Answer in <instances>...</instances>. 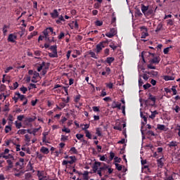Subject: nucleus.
<instances>
[{
	"instance_id": "nucleus-9",
	"label": "nucleus",
	"mask_w": 180,
	"mask_h": 180,
	"mask_svg": "<svg viewBox=\"0 0 180 180\" xmlns=\"http://www.w3.org/2000/svg\"><path fill=\"white\" fill-rule=\"evenodd\" d=\"M140 117H141V119H143L144 121V122H141V125L143 127L146 125V124H147V114L143 115L142 112H140ZM142 126L141 129L143 128Z\"/></svg>"
},
{
	"instance_id": "nucleus-10",
	"label": "nucleus",
	"mask_w": 180,
	"mask_h": 180,
	"mask_svg": "<svg viewBox=\"0 0 180 180\" xmlns=\"http://www.w3.org/2000/svg\"><path fill=\"white\" fill-rule=\"evenodd\" d=\"M121 106L122 104L120 103H117L116 101L112 102V103L111 104V108H112V109L117 108V110H120Z\"/></svg>"
},
{
	"instance_id": "nucleus-47",
	"label": "nucleus",
	"mask_w": 180,
	"mask_h": 180,
	"mask_svg": "<svg viewBox=\"0 0 180 180\" xmlns=\"http://www.w3.org/2000/svg\"><path fill=\"white\" fill-rule=\"evenodd\" d=\"M171 48H172V47H167V48L164 49V50L162 51L164 54H168V53L169 52V49Z\"/></svg>"
},
{
	"instance_id": "nucleus-23",
	"label": "nucleus",
	"mask_w": 180,
	"mask_h": 180,
	"mask_svg": "<svg viewBox=\"0 0 180 180\" xmlns=\"http://www.w3.org/2000/svg\"><path fill=\"white\" fill-rule=\"evenodd\" d=\"M141 13H146V11H150V9H148V6H145L144 4H141Z\"/></svg>"
},
{
	"instance_id": "nucleus-15",
	"label": "nucleus",
	"mask_w": 180,
	"mask_h": 180,
	"mask_svg": "<svg viewBox=\"0 0 180 180\" xmlns=\"http://www.w3.org/2000/svg\"><path fill=\"white\" fill-rule=\"evenodd\" d=\"M162 79L165 80V82L174 81V76L165 75V76L162 77Z\"/></svg>"
},
{
	"instance_id": "nucleus-46",
	"label": "nucleus",
	"mask_w": 180,
	"mask_h": 180,
	"mask_svg": "<svg viewBox=\"0 0 180 180\" xmlns=\"http://www.w3.org/2000/svg\"><path fill=\"white\" fill-rule=\"evenodd\" d=\"M146 73H147L148 75H152L153 76H157L158 75V72H155V71L146 72Z\"/></svg>"
},
{
	"instance_id": "nucleus-12",
	"label": "nucleus",
	"mask_w": 180,
	"mask_h": 180,
	"mask_svg": "<svg viewBox=\"0 0 180 180\" xmlns=\"http://www.w3.org/2000/svg\"><path fill=\"white\" fill-rule=\"evenodd\" d=\"M165 161V160L164 159V158H160V159L158 160V167H159V168H162Z\"/></svg>"
},
{
	"instance_id": "nucleus-40",
	"label": "nucleus",
	"mask_w": 180,
	"mask_h": 180,
	"mask_svg": "<svg viewBox=\"0 0 180 180\" xmlns=\"http://www.w3.org/2000/svg\"><path fill=\"white\" fill-rule=\"evenodd\" d=\"M115 36V33H105V37L112 39Z\"/></svg>"
},
{
	"instance_id": "nucleus-32",
	"label": "nucleus",
	"mask_w": 180,
	"mask_h": 180,
	"mask_svg": "<svg viewBox=\"0 0 180 180\" xmlns=\"http://www.w3.org/2000/svg\"><path fill=\"white\" fill-rule=\"evenodd\" d=\"M27 129H20L18 131H17V134L18 135H24L25 134H27Z\"/></svg>"
},
{
	"instance_id": "nucleus-43",
	"label": "nucleus",
	"mask_w": 180,
	"mask_h": 180,
	"mask_svg": "<svg viewBox=\"0 0 180 180\" xmlns=\"http://www.w3.org/2000/svg\"><path fill=\"white\" fill-rule=\"evenodd\" d=\"M103 25V22L101 20H96V27H101Z\"/></svg>"
},
{
	"instance_id": "nucleus-30",
	"label": "nucleus",
	"mask_w": 180,
	"mask_h": 180,
	"mask_svg": "<svg viewBox=\"0 0 180 180\" xmlns=\"http://www.w3.org/2000/svg\"><path fill=\"white\" fill-rule=\"evenodd\" d=\"M48 56H49V57H51V58H58V55L57 54V52H53V53H48Z\"/></svg>"
},
{
	"instance_id": "nucleus-35",
	"label": "nucleus",
	"mask_w": 180,
	"mask_h": 180,
	"mask_svg": "<svg viewBox=\"0 0 180 180\" xmlns=\"http://www.w3.org/2000/svg\"><path fill=\"white\" fill-rule=\"evenodd\" d=\"M20 91L22 92V94H25L27 93V91H28V89H27V87H24V86H22V87L20 88Z\"/></svg>"
},
{
	"instance_id": "nucleus-4",
	"label": "nucleus",
	"mask_w": 180,
	"mask_h": 180,
	"mask_svg": "<svg viewBox=\"0 0 180 180\" xmlns=\"http://www.w3.org/2000/svg\"><path fill=\"white\" fill-rule=\"evenodd\" d=\"M50 63H45V62H42V63L39 64V66L37 68V72H41V70H46L49 69Z\"/></svg>"
},
{
	"instance_id": "nucleus-42",
	"label": "nucleus",
	"mask_w": 180,
	"mask_h": 180,
	"mask_svg": "<svg viewBox=\"0 0 180 180\" xmlns=\"http://www.w3.org/2000/svg\"><path fill=\"white\" fill-rule=\"evenodd\" d=\"M158 129H159L160 131H164V129H165V125L158 124Z\"/></svg>"
},
{
	"instance_id": "nucleus-62",
	"label": "nucleus",
	"mask_w": 180,
	"mask_h": 180,
	"mask_svg": "<svg viewBox=\"0 0 180 180\" xmlns=\"http://www.w3.org/2000/svg\"><path fill=\"white\" fill-rule=\"evenodd\" d=\"M25 180H28L32 176V174H30V173H27L25 174Z\"/></svg>"
},
{
	"instance_id": "nucleus-36",
	"label": "nucleus",
	"mask_w": 180,
	"mask_h": 180,
	"mask_svg": "<svg viewBox=\"0 0 180 180\" xmlns=\"http://www.w3.org/2000/svg\"><path fill=\"white\" fill-rule=\"evenodd\" d=\"M80 99H81V95H77V96H75V98H74V102H75V103H78V102H79Z\"/></svg>"
},
{
	"instance_id": "nucleus-48",
	"label": "nucleus",
	"mask_w": 180,
	"mask_h": 180,
	"mask_svg": "<svg viewBox=\"0 0 180 180\" xmlns=\"http://www.w3.org/2000/svg\"><path fill=\"white\" fill-rule=\"evenodd\" d=\"M135 15L138 16V17H141L143 15V14L141 13V12H140V10L138 9L136 10V11L135 12Z\"/></svg>"
},
{
	"instance_id": "nucleus-58",
	"label": "nucleus",
	"mask_w": 180,
	"mask_h": 180,
	"mask_svg": "<svg viewBox=\"0 0 180 180\" xmlns=\"http://www.w3.org/2000/svg\"><path fill=\"white\" fill-rule=\"evenodd\" d=\"M15 125L16 126L17 129H20V128H21L22 127L21 123H18V121L15 122Z\"/></svg>"
},
{
	"instance_id": "nucleus-29",
	"label": "nucleus",
	"mask_w": 180,
	"mask_h": 180,
	"mask_svg": "<svg viewBox=\"0 0 180 180\" xmlns=\"http://www.w3.org/2000/svg\"><path fill=\"white\" fill-rule=\"evenodd\" d=\"M172 110L174 111L176 113H179V112H180V106L176 105L174 107H172Z\"/></svg>"
},
{
	"instance_id": "nucleus-44",
	"label": "nucleus",
	"mask_w": 180,
	"mask_h": 180,
	"mask_svg": "<svg viewBox=\"0 0 180 180\" xmlns=\"http://www.w3.org/2000/svg\"><path fill=\"white\" fill-rule=\"evenodd\" d=\"M96 134L98 136H102V133L101 132V130H100L99 128L96 129Z\"/></svg>"
},
{
	"instance_id": "nucleus-26",
	"label": "nucleus",
	"mask_w": 180,
	"mask_h": 180,
	"mask_svg": "<svg viewBox=\"0 0 180 180\" xmlns=\"http://www.w3.org/2000/svg\"><path fill=\"white\" fill-rule=\"evenodd\" d=\"M143 14H144V16H150L152 15V13H153V10L150 9L146 12H142Z\"/></svg>"
},
{
	"instance_id": "nucleus-5",
	"label": "nucleus",
	"mask_w": 180,
	"mask_h": 180,
	"mask_svg": "<svg viewBox=\"0 0 180 180\" xmlns=\"http://www.w3.org/2000/svg\"><path fill=\"white\" fill-rule=\"evenodd\" d=\"M16 39H18V37L14 34H9V35H8V42L15 43Z\"/></svg>"
},
{
	"instance_id": "nucleus-45",
	"label": "nucleus",
	"mask_w": 180,
	"mask_h": 180,
	"mask_svg": "<svg viewBox=\"0 0 180 180\" xmlns=\"http://www.w3.org/2000/svg\"><path fill=\"white\" fill-rule=\"evenodd\" d=\"M62 132H65L66 134H70V129L63 127V128H62Z\"/></svg>"
},
{
	"instance_id": "nucleus-8",
	"label": "nucleus",
	"mask_w": 180,
	"mask_h": 180,
	"mask_svg": "<svg viewBox=\"0 0 180 180\" xmlns=\"http://www.w3.org/2000/svg\"><path fill=\"white\" fill-rule=\"evenodd\" d=\"M58 88H62V89H63V91H65L66 95L68 94V89L69 88V86H64L60 85V84H56V85H54V87L53 88V89H58Z\"/></svg>"
},
{
	"instance_id": "nucleus-27",
	"label": "nucleus",
	"mask_w": 180,
	"mask_h": 180,
	"mask_svg": "<svg viewBox=\"0 0 180 180\" xmlns=\"http://www.w3.org/2000/svg\"><path fill=\"white\" fill-rule=\"evenodd\" d=\"M122 128L123 127H122V124H120V123L114 126V129L117 130L119 131H122Z\"/></svg>"
},
{
	"instance_id": "nucleus-64",
	"label": "nucleus",
	"mask_w": 180,
	"mask_h": 180,
	"mask_svg": "<svg viewBox=\"0 0 180 180\" xmlns=\"http://www.w3.org/2000/svg\"><path fill=\"white\" fill-rule=\"evenodd\" d=\"M49 178L46 176L39 177V180H48Z\"/></svg>"
},
{
	"instance_id": "nucleus-51",
	"label": "nucleus",
	"mask_w": 180,
	"mask_h": 180,
	"mask_svg": "<svg viewBox=\"0 0 180 180\" xmlns=\"http://www.w3.org/2000/svg\"><path fill=\"white\" fill-rule=\"evenodd\" d=\"M70 152L72 153V154H77L78 153V151L74 147L70 148Z\"/></svg>"
},
{
	"instance_id": "nucleus-3",
	"label": "nucleus",
	"mask_w": 180,
	"mask_h": 180,
	"mask_svg": "<svg viewBox=\"0 0 180 180\" xmlns=\"http://www.w3.org/2000/svg\"><path fill=\"white\" fill-rule=\"evenodd\" d=\"M107 44V41H101L99 44H96V54L101 53L102 51V49L105 48V45Z\"/></svg>"
},
{
	"instance_id": "nucleus-22",
	"label": "nucleus",
	"mask_w": 180,
	"mask_h": 180,
	"mask_svg": "<svg viewBox=\"0 0 180 180\" xmlns=\"http://www.w3.org/2000/svg\"><path fill=\"white\" fill-rule=\"evenodd\" d=\"M49 135V132H44L42 133V142L44 143H49L47 141H46V136Z\"/></svg>"
},
{
	"instance_id": "nucleus-19",
	"label": "nucleus",
	"mask_w": 180,
	"mask_h": 180,
	"mask_svg": "<svg viewBox=\"0 0 180 180\" xmlns=\"http://www.w3.org/2000/svg\"><path fill=\"white\" fill-rule=\"evenodd\" d=\"M76 160H63L62 161V165H72L75 162Z\"/></svg>"
},
{
	"instance_id": "nucleus-55",
	"label": "nucleus",
	"mask_w": 180,
	"mask_h": 180,
	"mask_svg": "<svg viewBox=\"0 0 180 180\" xmlns=\"http://www.w3.org/2000/svg\"><path fill=\"white\" fill-rule=\"evenodd\" d=\"M165 176L167 177H165V179L164 180H174V176H168V175L166 173H165Z\"/></svg>"
},
{
	"instance_id": "nucleus-11",
	"label": "nucleus",
	"mask_w": 180,
	"mask_h": 180,
	"mask_svg": "<svg viewBox=\"0 0 180 180\" xmlns=\"http://www.w3.org/2000/svg\"><path fill=\"white\" fill-rule=\"evenodd\" d=\"M44 32H47L49 36V32H51V34H53V36H56V32L53 31V28L52 27H48V28L44 30V31H42V34H44Z\"/></svg>"
},
{
	"instance_id": "nucleus-31",
	"label": "nucleus",
	"mask_w": 180,
	"mask_h": 180,
	"mask_svg": "<svg viewBox=\"0 0 180 180\" xmlns=\"http://www.w3.org/2000/svg\"><path fill=\"white\" fill-rule=\"evenodd\" d=\"M49 49V50H51V52L57 53V45L51 46V47Z\"/></svg>"
},
{
	"instance_id": "nucleus-24",
	"label": "nucleus",
	"mask_w": 180,
	"mask_h": 180,
	"mask_svg": "<svg viewBox=\"0 0 180 180\" xmlns=\"http://www.w3.org/2000/svg\"><path fill=\"white\" fill-rule=\"evenodd\" d=\"M41 129V127L39 128H34L31 132H29V134H32L33 136H36V133Z\"/></svg>"
},
{
	"instance_id": "nucleus-38",
	"label": "nucleus",
	"mask_w": 180,
	"mask_h": 180,
	"mask_svg": "<svg viewBox=\"0 0 180 180\" xmlns=\"http://www.w3.org/2000/svg\"><path fill=\"white\" fill-rule=\"evenodd\" d=\"M84 134H86V137L89 139H91V134L88 130L84 131Z\"/></svg>"
},
{
	"instance_id": "nucleus-14",
	"label": "nucleus",
	"mask_w": 180,
	"mask_h": 180,
	"mask_svg": "<svg viewBox=\"0 0 180 180\" xmlns=\"http://www.w3.org/2000/svg\"><path fill=\"white\" fill-rule=\"evenodd\" d=\"M39 152H41L45 155H48V154H49V149L48 148H45V147L42 146V147H41V149H39Z\"/></svg>"
},
{
	"instance_id": "nucleus-13",
	"label": "nucleus",
	"mask_w": 180,
	"mask_h": 180,
	"mask_svg": "<svg viewBox=\"0 0 180 180\" xmlns=\"http://www.w3.org/2000/svg\"><path fill=\"white\" fill-rule=\"evenodd\" d=\"M59 13L58 11H57V9L53 10V13H51V18L53 19H56L58 18Z\"/></svg>"
},
{
	"instance_id": "nucleus-59",
	"label": "nucleus",
	"mask_w": 180,
	"mask_h": 180,
	"mask_svg": "<svg viewBox=\"0 0 180 180\" xmlns=\"http://www.w3.org/2000/svg\"><path fill=\"white\" fill-rule=\"evenodd\" d=\"M99 8H101V3L94 4V8L98 9Z\"/></svg>"
},
{
	"instance_id": "nucleus-37",
	"label": "nucleus",
	"mask_w": 180,
	"mask_h": 180,
	"mask_svg": "<svg viewBox=\"0 0 180 180\" xmlns=\"http://www.w3.org/2000/svg\"><path fill=\"white\" fill-rule=\"evenodd\" d=\"M171 90H172V93H173V96L177 94V91L176 90V86H172Z\"/></svg>"
},
{
	"instance_id": "nucleus-63",
	"label": "nucleus",
	"mask_w": 180,
	"mask_h": 180,
	"mask_svg": "<svg viewBox=\"0 0 180 180\" xmlns=\"http://www.w3.org/2000/svg\"><path fill=\"white\" fill-rule=\"evenodd\" d=\"M93 111H94V112H99V111H100V110H99V107H98V106H94V107H93Z\"/></svg>"
},
{
	"instance_id": "nucleus-1",
	"label": "nucleus",
	"mask_w": 180,
	"mask_h": 180,
	"mask_svg": "<svg viewBox=\"0 0 180 180\" xmlns=\"http://www.w3.org/2000/svg\"><path fill=\"white\" fill-rule=\"evenodd\" d=\"M101 167L100 162H94V165L93 166V171H94V173H96L98 175H99V176L102 177V172L107 169V165H105L103 167Z\"/></svg>"
},
{
	"instance_id": "nucleus-61",
	"label": "nucleus",
	"mask_w": 180,
	"mask_h": 180,
	"mask_svg": "<svg viewBox=\"0 0 180 180\" xmlns=\"http://www.w3.org/2000/svg\"><path fill=\"white\" fill-rule=\"evenodd\" d=\"M113 159L115 160V162L117 163H120V162L122 161V159L120 158L115 157Z\"/></svg>"
},
{
	"instance_id": "nucleus-50",
	"label": "nucleus",
	"mask_w": 180,
	"mask_h": 180,
	"mask_svg": "<svg viewBox=\"0 0 180 180\" xmlns=\"http://www.w3.org/2000/svg\"><path fill=\"white\" fill-rule=\"evenodd\" d=\"M75 137L77 138V139L81 140L82 138H84V135L81 134H77V135H75Z\"/></svg>"
},
{
	"instance_id": "nucleus-52",
	"label": "nucleus",
	"mask_w": 180,
	"mask_h": 180,
	"mask_svg": "<svg viewBox=\"0 0 180 180\" xmlns=\"http://www.w3.org/2000/svg\"><path fill=\"white\" fill-rule=\"evenodd\" d=\"M161 29H162V25L161 24H159L158 25V27L156 28V30H155V32H160Z\"/></svg>"
},
{
	"instance_id": "nucleus-57",
	"label": "nucleus",
	"mask_w": 180,
	"mask_h": 180,
	"mask_svg": "<svg viewBox=\"0 0 180 180\" xmlns=\"http://www.w3.org/2000/svg\"><path fill=\"white\" fill-rule=\"evenodd\" d=\"M113 158H115V154L111 152L110 153V160L112 161Z\"/></svg>"
},
{
	"instance_id": "nucleus-16",
	"label": "nucleus",
	"mask_w": 180,
	"mask_h": 180,
	"mask_svg": "<svg viewBox=\"0 0 180 180\" xmlns=\"http://www.w3.org/2000/svg\"><path fill=\"white\" fill-rule=\"evenodd\" d=\"M8 166L6 167L7 170H10L11 169L13 168V162L11 160H7Z\"/></svg>"
},
{
	"instance_id": "nucleus-60",
	"label": "nucleus",
	"mask_w": 180,
	"mask_h": 180,
	"mask_svg": "<svg viewBox=\"0 0 180 180\" xmlns=\"http://www.w3.org/2000/svg\"><path fill=\"white\" fill-rule=\"evenodd\" d=\"M34 56H36L37 57H40L41 51H34Z\"/></svg>"
},
{
	"instance_id": "nucleus-7",
	"label": "nucleus",
	"mask_w": 180,
	"mask_h": 180,
	"mask_svg": "<svg viewBox=\"0 0 180 180\" xmlns=\"http://www.w3.org/2000/svg\"><path fill=\"white\" fill-rule=\"evenodd\" d=\"M44 35H45V41H46L49 43L56 42V39H54V37H51V39L46 31L44 32Z\"/></svg>"
},
{
	"instance_id": "nucleus-33",
	"label": "nucleus",
	"mask_w": 180,
	"mask_h": 180,
	"mask_svg": "<svg viewBox=\"0 0 180 180\" xmlns=\"http://www.w3.org/2000/svg\"><path fill=\"white\" fill-rule=\"evenodd\" d=\"M37 176L39 178L41 176H46L45 172L44 171H37Z\"/></svg>"
},
{
	"instance_id": "nucleus-53",
	"label": "nucleus",
	"mask_w": 180,
	"mask_h": 180,
	"mask_svg": "<svg viewBox=\"0 0 180 180\" xmlns=\"http://www.w3.org/2000/svg\"><path fill=\"white\" fill-rule=\"evenodd\" d=\"M68 136L61 135V141L65 142V141H68Z\"/></svg>"
},
{
	"instance_id": "nucleus-18",
	"label": "nucleus",
	"mask_w": 180,
	"mask_h": 180,
	"mask_svg": "<svg viewBox=\"0 0 180 180\" xmlns=\"http://www.w3.org/2000/svg\"><path fill=\"white\" fill-rule=\"evenodd\" d=\"M9 125L6 126L5 131L6 134L9 133V131H12V122H8Z\"/></svg>"
},
{
	"instance_id": "nucleus-21",
	"label": "nucleus",
	"mask_w": 180,
	"mask_h": 180,
	"mask_svg": "<svg viewBox=\"0 0 180 180\" xmlns=\"http://www.w3.org/2000/svg\"><path fill=\"white\" fill-rule=\"evenodd\" d=\"M36 119H37V117H27L25 119V122H28V123H32L33 122H34L36 120Z\"/></svg>"
},
{
	"instance_id": "nucleus-17",
	"label": "nucleus",
	"mask_w": 180,
	"mask_h": 180,
	"mask_svg": "<svg viewBox=\"0 0 180 180\" xmlns=\"http://www.w3.org/2000/svg\"><path fill=\"white\" fill-rule=\"evenodd\" d=\"M15 95L17 96L16 98L20 99V101H21L27 100V98H25V96L24 95H21L18 92H16Z\"/></svg>"
},
{
	"instance_id": "nucleus-28",
	"label": "nucleus",
	"mask_w": 180,
	"mask_h": 180,
	"mask_svg": "<svg viewBox=\"0 0 180 180\" xmlns=\"http://www.w3.org/2000/svg\"><path fill=\"white\" fill-rule=\"evenodd\" d=\"M148 100L151 101L152 102H153V104H155V102H156V97L152 96L151 94H149Z\"/></svg>"
},
{
	"instance_id": "nucleus-25",
	"label": "nucleus",
	"mask_w": 180,
	"mask_h": 180,
	"mask_svg": "<svg viewBox=\"0 0 180 180\" xmlns=\"http://www.w3.org/2000/svg\"><path fill=\"white\" fill-rule=\"evenodd\" d=\"M167 146L169 148L176 147L177 146V142L171 141V142H169V143L167 144Z\"/></svg>"
},
{
	"instance_id": "nucleus-6",
	"label": "nucleus",
	"mask_w": 180,
	"mask_h": 180,
	"mask_svg": "<svg viewBox=\"0 0 180 180\" xmlns=\"http://www.w3.org/2000/svg\"><path fill=\"white\" fill-rule=\"evenodd\" d=\"M140 30H141V31H143L141 32V39H146V37H148V32H147V28L144 26L140 27Z\"/></svg>"
},
{
	"instance_id": "nucleus-20",
	"label": "nucleus",
	"mask_w": 180,
	"mask_h": 180,
	"mask_svg": "<svg viewBox=\"0 0 180 180\" xmlns=\"http://www.w3.org/2000/svg\"><path fill=\"white\" fill-rule=\"evenodd\" d=\"M115 60V59L112 57H108V58H105V63H107V64H108V65H111V63H112Z\"/></svg>"
},
{
	"instance_id": "nucleus-49",
	"label": "nucleus",
	"mask_w": 180,
	"mask_h": 180,
	"mask_svg": "<svg viewBox=\"0 0 180 180\" xmlns=\"http://www.w3.org/2000/svg\"><path fill=\"white\" fill-rule=\"evenodd\" d=\"M65 34L63 32H61L60 33V35H58V40L63 39V37H65Z\"/></svg>"
},
{
	"instance_id": "nucleus-54",
	"label": "nucleus",
	"mask_w": 180,
	"mask_h": 180,
	"mask_svg": "<svg viewBox=\"0 0 180 180\" xmlns=\"http://www.w3.org/2000/svg\"><path fill=\"white\" fill-rule=\"evenodd\" d=\"M8 26L6 25L3 27V34H4V36H6V32H8V30H6Z\"/></svg>"
},
{
	"instance_id": "nucleus-41",
	"label": "nucleus",
	"mask_w": 180,
	"mask_h": 180,
	"mask_svg": "<svg viewBox=\"0 0 180 180\" xmlns=\"http://www.w3.org/2000/svg\"><path fill=\"white\" fill-rule=\"evenodd\" d=\"M32 75H33V77H32L33 79H36L37 77H40V74L35 71L34 74H32Z\"/></svg>"
},
{
	"instance_id": "nucleus-56",
	"label": "nucleus",
	"mask_w": 180,
	"mask_h": 180,
	"mask_svg": "<svg viewBox=\"0 0 180 180\" xmlns=\"http://www.w3.org/2000/svg\"><path fill=\"white\" fill-rule=\"evenodd\" d=\"M115 167L117 168V171H122V165H119L118 163H115Z\"/></svg>"
},
{
	"instance_id": "nucleus-39",
	"label": "nucleus",
	"mask_w": 180,
	"mask_h": 180,
	"mask_svg": "<svg viewBox=\"0 0 180 180\" xmlns=\"http://www.w3.org/2000/svg\"><path fill=\"white\" fill-rule=\"evenodd\" d=\"M141 86H143V89H144V90H147L151 87V84L149 83H147V84H146L144 85H141Z\"/></svg>"
},
{
	"instance_id": "nucleus-34",
	"label": "nucleus",
	"mask_w": 180,
	"mask_h": 180,
	"mask_svg": "<svg viewBox=\"0 0 180 180\" xmlns=\"http://www.w3.org/2000/svg\"><path fill=\"white\" fill-rule=\"evenodd\" d=\"M89 56H90V57L94 58V59H98V58H96V55H95V53L93 52L92 51H90L89 52Z\"/></svg>"
},
{
	"instance_id": "nucleus-2",
	"label": "nucleus",
	"mask_w": 180,
	"mask_h": 180,
	"mask_svg": "<svg viewBox=\"0 0 180 180\" xmlns=\"http://www.w3.org/2000/svg\"><path fill=\"white\" fill-rule=\"evenodd\" d=\"M148 56H150L153 58L150 60V65L152 64H159V63H160V56H155V53H150L148 52Z\"/></svg>"
}]
</instances>
